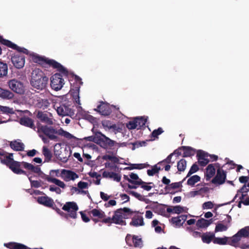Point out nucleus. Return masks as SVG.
<instances>
[{"label":"nucleus","instance_id":"obj_55","mask_svg":"<svg viewBox=\"0 0 249 249\" xmlns=\"http://www.w3.org/2000/svg\"><path fill=\"white\" fill-rule=\"evenodd\" d=\"M163 132L161 127H159L157 129H155L151 133L152 137L158 138V136Z\"/></svg>","mask_w":249,"mask_h":249},{"label":"nucleus","instance_id":"obj_8","mask_svg":"<svg viewBox=\"0 0 249 249\" xmlns=\"http://www.w3.org/2000/svg\"><path fill=\"white\" fill-rule=\"evenodd\" d=\"M62 210L68 212L67 214L71 218H77V212L78 210V206L73 201L67 202L62 207Z\"/></svg>","mask_w":249,"mask_h":249},{"label":"nucleus","instance_id":"obj_58","mask_svg":"<svg viewBox=\"0 0 249 249\" xmlns=\"http://www.w3.org/2000/svg\"><path fill=\"white\" fill-rule=\"evenodd\" d=\"M126 127L129 129H134L137 127V124H136L135 119L133 121H129L126 124Z\"/></svg>","mask_w":249,"mask_h":249},{"label":"nucleus","instance_id":"obj_19","mask_svg":"<svg viewBox=\"0 0 249 249\" xmlns=\"http://www.w3.org/2000/svg\"><path fill=\"white\" fill-rule=\"evenodd\" d=\"M102 177L104 178H113L114 180L116 181L117 182H120L121 179V175L113 172L105 171L103 173Z\"/></svg>","mask_w":249,"mask_h":249},{"label":"nucleus","instance_id":"obj_44","mask_svg":"<svg viewBox=\"0 0 249 249\" xmlns=\"http://www.w3.org/2000/svg\"><path fill=\"white\" fill-rule=\"evenodd\" d=\"M102 124L104 128H107L109 129H115L116 128V125L115 124H111L110 121L106 120L102 121Z\"/></svg>","mask_w":249,"mask_h":249},{"label":"nucleus","instance_id":"obj_30","mask_svg":"<svg viewBox=\"0 0 249 249\" xmlns=\"http://www.w3.org/2000/svg\"><path fill=\"white\" fill-rule=\"evenodd\" d=\"M14 96V94L10 91L0 88V97L6 99H11Z\"/></svg>","mask_w":249,"mask_h":249},{"label":"nucleus","instance_id":"obj_13","mask_svg":"<svg viewBox=\"0 0 249 249\" xmlns=\"http://www.w3.org/2000/svg\"><path fill=\"white\" fill-rule=\"evenodd\" d=\"M56 111L60 116H71L74 115L73 111L68 106L65 104H61L57 107Z\"/></svg>","mask_w":249,"mask_h":249},{"label":"nucleus","instance_id":"obj_46","mask_svg":"<svg viewBox=\"0 0 249 249\" xmlns=\"http://www.w3.org/2000/svg\"><path fill=\"white\" fill-rule=\"evenodd\" d=\"M160 170H161V169L160 167H158L157 165H155L153 166L152 169L147 170V174L149 176H152L154 174L159 173V171Z\"/></svg>","mask_w":249,"mask_h":249},{"label":"nucleus","instance_id":"obj_43","mask_svg":"<svg viewBox=\"0 0 249 249\" xmlns=\"http://www.w3.org/2000/svg\"><path fill=\"white\" fill-rule=\"evenodd\" d=\"M249 191V187H248L247 184H245L237 192V194L235 195L233 200L231 202H233L237 197V196L239 193H247Z\"/></svg>","mask_w":249,"mask_h":249},{"label":"nucleus","instance_id":"obj_2","mask_svg":"<svg viewBox=\"0 0 249 249\" xmlns=\"http://www.w3.org/2000/svg\"><path fill=\"white\" fill-rule=\"evenodd\" d=\"M137 211H133L130 208L124 207L116 210L114 212V215L112 217H107L102 220V222L107 224L109 226L112 223L119 224L121 225H125L126 222L124 219H128L131 218L134 213H138Z\"/></svg>","mask_w":249,"mask_h":249},{"label":"nucleus","instance_id":"obj_34","mask_svg":"<svg viewBox=\"0 0 249 249\" xmlns=\"http://www.w3.org/2000/svg\"><path fill=\"white\" fill-rule=\"evenodd\" d=\"M237 234L240 238H247L249 237V226H246L241 229H240L237 232Z\"/></svg>","mask_w":249,"mask_h":249},{"label":"nucleus","instance_id":"obj_64","mask_svg":"<svg viewBox=\"0 0 249 249\" xmlns=\"http://www.w3.org/2000/svg\"><path fill=\"white\" fill-rule=\"evenodd\" d=\"M49 190L51 192H55L57 194H60L61 192V190L59 188L53 185L50 186Z\"/></svg>","mask_w":249,"mask_h":249},{"label":"nucleus","instance_id":"obj_17","mask_svg":"<svg viewBox=\"0 0 249 249\" xmlns=\"http://www.w3.org/2000/svg\"><path fill=\"white\" fill-rule=\"evenodd\" d=\"M37 201L39 204L48 207H53L54 203L53 199L47 196L38 197Z\"/></svg>","mask_w":249,"mask_h":249},{"label":"nucleus","instance_id":"obj_62","mask_svg":"<svg viewBox=\"0 0 249 249\" xmlns=\"http://www.w3.org/2000/svg\"><path fill=\"white\" fill-rule=\"evenodd\" d=\"M153 184V182H144V183L141 184L140 185H141V188H142L144 190L149 191L151 189L152 186L148 185L147 184Z\"/></svg>","mask_w":249,"mask_h":249},{"label":"nucleus","instance_id":"obj_22","mask_svg":"<svg viewBox=\"0 0 249 249\" xmlns=\"http://www.w3.org/2000/svg\"><path fill=\"white\" fill-rule=\"evenodd\" d=\"M180 149L183 151V157H188L194 156L196 152V150L190 146H182Z\"/></svg>","mask_w":249,"mask_h":249},{"label":"nucleus","instance_id":"obj_29","mask_svg":"<svg viewBox=\"0 0 249 249\" xmlns=\"http://www.w3.org/2000/svg\"><path fill=\"white\" fill-rule=\"evenodd\" d=\"M241 239L237 234V233L231 237H229L228 245L234 247H238V242Z\"/></svg>","mask_w":249,"mask_h":249},{"label":"nucleus","instance_id":"obj_33","mask_svg":"<svg viewBox=\"0 0 249 249\" xmlns=\"http://www.w3.org/2000/svg\"><path fill=\"white\" fill-rule=\"evenodd\" d=\"M149 166V164L145 163L130 164V166L125 167L124 170H131L134 169H142Z\"/></svg>","mask_w":249,"mask_h":249},{"label":"nucleus","instance_id":"obj_53","mask_svg":"<svg viewBox=\"0 0 249 249\" xmlns=\"http://www.w3.org/2000/svg\"><path fill=\"white\" fill-rule=\"evenodd\" d=\"M71 195H73L74 192H77V194H82L84 195H86L89 194L88 191H84V190H80L78 189V188L72 186L71 188Z\"/></svg>","mask_w":249,"mask_h":249},{"label":"nucleus","instance_id":"obj_11","mask_svg":"<svg viewBox=\"0 0 249 249\" xmlns=\"http://www.w3.org/2000/svg\"><path fill=\"white\" fill-rule=\"evenodd\" d=\"M226 176V172L219 167L217 170L215 176L212 180V182L219 185L223 184L225 182Z\"/></svg>","mask_w":249,"mask_h":249},{"label":"nucleus","instance_id":"obj_51","mask_svg":"<svg viewBox=\"0 0 249 249\" xmlns=\"http://www.w3.org/2000/svg\"><path fill=\"white\" fill-rule=\"evenodd\" d=\"M130 179L133 180V181H141L142 183L140 184H134L135 185H140L141 184L144 183V182L143 181L141 178H139V176L137 174L131 173L129 175Z\"/></svg>","mask_w":249,"mask_h":249},{"label":"nucleus","instance_id":"obj_4","mask_svg":"<svg viewBox=\"0 0 249 249\" xmlns=\"http://www.w3.org/2000/svg\"><path fill=\"white\" fill-rule=\"evenodd\" d=\"M32 61L37 63L44 68L48 67L56 69L59 72H61L65 75H67L68 71L60 63L54 59H49L44 56H41L36 53H33L30 55Z\"/></svg>","mask_w":249,"mask_h":249},{"label":"nucleus","instance_id":"obj_1","mask_svg":"<svg viewBox=\"0 0 249 249\" xmlns=\"http://www.w3.org/2000/svg\"><path fill=\"white\" fill-rule=\"evenodd\" d=\"M0 43L18 52V53H15L11 57V61L16 68L18 69L22 68L25 65V56L21 53L28 54L29 51L24 48L18 46L9 40L4 39L1 36H0Z\"/></svg>","mask_w":249,"mask_h":249},{"label":"nucleus","instance_id":"obj_54","mask_svg":"<svg viewBox=\"0 0 249 249\" xmlns=\"http://www.w3.org/2000/svg\"><path fill=\"white\" fill-rule=\"evenodd\" d=\"M185 208V207H182L180 205L173 206V213L179 214L185 211L184 210Z\"/></svg>","mask_w":249,"mask_h":249},{"label":"nucleus","instance_id":"obj_27","mask_svg":"<svg viewBox=\"0 0 249 249\" xmlns=\"http://www.w3.org/2000/svg\"><path fill=\"white\" fill-rule=\"evenodd\" d=\"M147 117L145 116L138 117L135 118L136 124H137L138 129L145 127V123L147 121Z\"/></svg>","mask_w":249,"mask_h":249},{"label":"nucleus","instance_id":"obj_45","mask_svg":"<svg viewBox=\"0 0 249 249\" xmlns=\"http://www.w3.org/2000/svg\"><path fill=\"white\" fill-rule=\"evenodd\" d=\"M0 110L4 114H12L14 113V111L12 108H10L9 107L6 106H0Z\"/></svg>","mask_w":249,"mask_h":249},{"label":"nucleus","instance_id":"obj_16","mask_svg":"<svg viewBox=\"0 0 249 249\" xmlns=\"http://www.w3.org/2000/svg\"><path fill=\"white\" fill-rule=\"evenodd\" d=\"M4 246L9 249H43L42 248L31 249L24 244L14 242L4 244Z\"/></svg>","mask_w":249,"mask_h":249},{"label":"nucleus","instance_id":"obj_56","mask_svg":"<svg viewBox=\"0 0 249 249\" xmlns=\"http://www.w3.org/2000/svg\"><path fill=\"white\" fill-rule=\"evenodd\" d=\"M126 192L128 194L134 196V197H135L138 200H142V196L141 194H140L136 192L133 191H127L126 190Z\"/></svg>","mask_w":249,"mask_h":249},{"label":"nucleus","instance_id":"obj_41","mask_svg":"<svg viewBox=\"0 0 249 249\" xmlns=\"http://www.w3.org/2000/svg\"><path fill=\"white\" fill-rule=\"evenodd\" d=\"M102 159L105 160H111L114 163H118L119 162V158L109 155H105L102 157Z\"/></svg>","mask_w":249,"mask_h":249},{"label":"nucleus","instance_id":"obj_61","mask_svg":"<svg viewBox=\"0 0 249 249\" xmlns=\"http://www.w3.org/2000/svg\"><path fill=\"white\" fill-rule=\"evenodd\" d=\"M29 179L30 181L31 186L32 187L38 188L41 186L40 182L39 181L33 180L30 178H29Z\"/></svg>","mask_w":249,"mask_h":249},{"label":"nucleus","instance_id":"obj_31","mask_svg":"<svg viewBox=\"0 0 249 249\" xmlns=\"http://www.w3.org/2000/svg\"><path fill=\"white\" fill-rule=\"evenodd\" d=\"M73 77L74 79V81L76 82L75 86L73 85L72 86V84L71 83V86L72 87L71 88V90H75L76 91H78L80 89V86L83 84V82L82 81V79L78 76L76 75H73Z\"/></svg>","mask_w":249,"mask_h":249},{"label":"nucleus","instance_id":"obj_60","mask_svg":"<svg viewBox=\"0 0 249 249\" xmlns=\"http://www.w3.org/2000/svg\"><path fill=\"white\" fill-rule=\"evenodd\" d=\"M77 186L80 190H83L84 189L88 188V183L86 182L80 181L77 184Z\"/></svg>","mask_w":249,"mask_h":249},{"label":"nucleus","instance_id":"obj_49","mask_svg":"<svg viewBox=\"0 0 249 249\" xmlns=\"http://www.w3.org/2000/svg\"><path fill=\"white\" fill-rule=\"evenodd\" d=\"M49 180L51 181V182L54 183L56 185L58 186L59 187L63 189H64L66 187L65 184L63 181H61L58 179H57L56 178H53V179H50Z\"/></svg>","mask_w":249,"mask_h":249},{"label":"nucleus","instance_id":"obj_23","mask_svg":"<svg viewBox=\"0 0 249 249\" xmlns=\"http://www.w3.org/2000/svg\"><path fill=\"white\" fill-rule=\"evenodd\" d=\"M10 146L12 149L17 151H23L24 149V144L17 141L11 142Z\"/></svg>","mask_w":249,"mask_h":249},{"label":"nucleus","instance_id":"obj_57","mask_svg":"<svg viewBox=\"0 0 249 249\" xmlns=\"http://www.w3.org/2000/svg\"><path fill=\"white\" fill-rule=\"evenodd\" d=\"M20 167L22 166L26 169L30 171L32 170L33 165L31 163H29L25 161L20 162Z\"/></svg>","mask_w":249,"mask_h":249},{"label":"nucleus","instance_id":"obj_47","mask_svg":"<svg viewBox=\"0 0 249 249\" xmlns=\"http://www.w3.org/2000/svg\"><path fill=\"white\" fill-rule=\"evenodd\" d=\"M170 221L176 226L180 227L183 225V222L181 221L179 216L172 217L170 219Z\"/></svg>","mask_w":249,"mask_h":249},{"label":"nucleus","instance_id":"obj_10","mask_svg":"<svg viewBox=\"0 0 249 249\" xmlns=\"http://www.w3.org/2000/svg\"><path fill=\"white\" fill-rule=\"evenodd\" d=\"M8 84L9 88L15 92L20 94L24 93V87L21 82L14 79L9 80Z\"/></svg>","mask_w":249,"mask_h":249},{"label":"nucleus","instance_id":"obj_52","mask_svg":"<svg viewBox=\"0 0 249 249\" xmlns=\"http://www.w3.org/2000/svg\"><path fill=\"white\" fill-rule=\"evenodd\" d=\"M174 155V153H171L169 155H168L167 156V157L164 160H163L159 162L158 163V164H160V165H163L164 164V163H166L167 164H173L174 163V162H172L171 161V158L172 157V156H173Z\"/></svg>","mask_w":249,"mask_h":249},{"label":"nucleus","instance_id":"obj_20","mask_svg":"<svg viewBox=\"0 0 249 249\" xmlns=\"http://www.w3.org/2000/svg\"><path fill=\"white\" fill-rule=\"evenodd\" d=\"M36 116L37 118L42 122H44L50 125L53 124L52 120L48 117L47 114L44 113L42 111H38Z\"/></svg>","mask_w":249,"mask_h":249},{"label":"nucleus","instance_id":"obj_36","mask_svg":"<svg viewBox=\"0 0 249 249\" xmlns=\"http://www.w3.org/2000/svg\"><path fill=\"white\" fill-rule=\"evenodd\" d=\"M42 153L45 157L44 162H49L52 158V154L51 151L46 146H43Z\"/></svg>","mask_w":249,"mask_h":249},{"label":"nucleus","instance_id":"obj_18","mask_svg":"<svg viewBox=\"0 0 249 249\" xmlns=\"http://www.w3.org/2000/svg\"><path fill=\"white\" fill-rule=\"evenodd\" d=\"M19 123L21 125L25 126L28 127L32 129L35 128V126L33 120L29 117H21L19 119Z\"/></svg>","mask_w":249,"mask_h":249},{"label":"nucleus","instance_id":"obj_48","mask_svg":"<svg viewBox=\"0 0 249 249\" xmlns=\"http://www.w3.org/2000/svg\"><path fill=\"white\" fill-rule=\"evenodd\" d=\"M132 243V246L135 247H141V245H142V241L141 238H139L138 236H133Z\"/></svg>","mask_w":249,"mask_h":249},{"label":"nucleus","instance_id":"obj_39","mask_svg":"<svg viewBox=\"0 0 249 249\" xmlns=\"http://www.w3.org/2000/svg\"><path fill=\"white\" fill-rule=\"evenodd\" d=\"M200 180V177L198 175H194L188 178L187 184L191 186H193L196 183Z\"/></svg>","mask_w":249,"mask_h":249},{"label":"nucleus","instance_id":"obj_3","mask_svg":"<svg viewBox=\"0 0 249 249\" xmlns=\"http://www.w3.org/2000/svg\"><path fill=\"white\" fill-rule=\"evenodd\" d=\"M38 133H42L47 136L50 140L54 142L59 141V138L57 135H60L70 140L73 138V136L69 132L65 131L62 128L56 129L51 126L47 125H41L37 127Z\"/></svg>","mask_w":249,"mask_h":249},{"label":"nucleus","instance_id":"obj_24","mask_svg":"<svg viewBox=\"0 0 249 249\" xmlns=\"http://www.w3.org/2000/svg\"><path fill=\"white\" fill-rule=\"evenodd\" d=\"M89 213L94 217H97L102 220L104 218H107L105 217L106 214L105 212L100 209H93L91 210Z\"/></svg>","mask_w":249,"mask_h":249},{"label":"nucleus","instance_id":"obj_28","mask_svg":"<svg viewBox=\"0 0 249 249\" xmlns=\"http://www.w3.org/2000/svg\"><path fill=\"white\" fill-rule=\"evenodd\" d=\"M215 173V169L213 164H209L206 168V179L209 180Z\"/></svg>","mask_w":249,"mask_h":249},{"label":"nucleus","instance_id":"obj_25","mask_svg":"<svg viewBox=\"0 0 249 249\" xmlns=\"http://www.w3.org/2000/svg\"><path fill=\"white\" fill-rule=\"evenodd\" d=\"M50 102L47 99L38 98L36 100V105L38 107L43 108L44 109L47 108L50 106Z\"/></svg>","mask_w":249,"mask_h":249},{"label":"nucleus","instance_id":"obj_38","mask_svg":"<svg viewBox=\"0 0 249 249\" xmlns=\"http://www.w3.org/2000/svg\"><path fill=\"white\" fill-rule=\"evenodd\" d=\"M8 73L7 64L0 61V77L6 76Z\"/></svg>","mask_w":249,"mask_h":249},{"label":"nucleus","instance_id":"obj_59","mask_svg":"<svg viewBox=\"0 0 249 249\" xmlns=\"http://www.w3.org/2000/svg\"><path fill=\"white\" fill-rule=\"evenodd\" d=\"M146 142L145 141H137L133 143V147L132 150H134L136 147H139L141 146H145Z\"/></svg>","mask_w":249,"mask_h":249},{"label":"nucleus","instance_id":"obj_5","mask_svg":"<svg viewBox=\"0 0 249 249\" xmlns=\"http://www.w3.org/2000/svg\"><path fill=\"white\" fill-rule=\"evenodd\" d=\"M31 84L33 87L43 90L46 87L48 78L44 72L39 69H35L32 72Z\"/></svg>","mask_w":249,"mask_h":249},{"label":"nucleus","instance_id":"obj_32","mask_svg":"<svg viewBox=\"0 0 249 249\" xmlns=\"http://www.w3.org/2000/svg\"><path fill=\"white\" fill-rule=\"evenodd\" d=\"M214 238V234L211 232L205 233L201 236L202 241L207 244L210 243Z\"/></svg>","mask_w":249,"mask_h":249},{"label":"nucleus","instance_id":"obj_63","mask_svg":"<svg viewBox=\"0 0 249 249\" xmlns=\"http://www.w3.org/2000/svg\"><path fill=\"white\" fill-rule=\"evenodd\" d=\"M213 207V204L211 201H207L203 203V209H212Z\"/></svg>","mask_w":249,"mask_h":249},{"label":"nucleus","instance_id":"obj_6","mask_svg":"<svg viewBox=\"0 0 249 249\" xmlns=\"http://www.w3.org/2000/svg\"><path fill=\"white\" fill-rule=\"evenodd\" d=\"M7 154V152L3 150L0 149V161L1 163L6 165L15 174L27 175L26 172L20 168V162L15 160L14 159L7 158L6 156Z\"/></svg>","mask_w":249,"mask_h":249},{"label":"nucleus","instance_id":"obj_9","mask_svg":"<svg viewBox=\"0 0 249 249\" xmlns=\"http://www.w3.org/2000/svg\"><path fill=\"white\" fill-rule=\"evenodd\" d=\"M112 108L119 109L115 106H110L109 104L102 101L100 102V105L97 107V108L94 109V110L99 112L102 115L107 116L111 113Z\"/></svg>","mask_w":249,"mask_h":249},{"label":"nucleus","instance_id":"obj_14","mask_svg":"<svg viewBox=\"0 0 249 249\" xmlns=\"http://www.w3.org/2000/svg\"><path fill=\"white\" fill-rule=\"evenodd\" d=\"M61 175L62 178L65 181H69L71 180H74L78 178V175L76 173L69 170L62 169Z\"/></svg>","mask_w":249,"mask_h":249},{"label":"nucleus","instance_id":"obj_50","mask_svg":"<svg viewBox=\"0 0 249 249\" xmlns=\"http://www.w3.org/2000/svg\"><path fill=\"white\" fill-rule=\"evenodd\" d=\"M198 170L199 167L198 165L196 163L193 164V165L191 166L185 178L189 177L192 174L196 172Z\"/></svg>","mask_w":249,"mask_h":249},{"label":"nucleus","instance_id":"obj_26","mask_svg":"<svg viewBox=\"0 0 249 249\" xmlns=\"http://www.w3.org/2000/svg\"><path fill=\"white\" fill-rule=\"evenodd\" d=\"M144 224L143 218L142 216L138 215L134 217L132 219V221L130 223L131 226L138 227L139 226H143Z\"/></svg>","mask_w":249,"mask_h":249},{"label":"nucleus","instance_id":"obj_35","mask_svg":"<svg viewBox=\"0 0 249 249\" xmlns=\"http://www.w3.org/2000/svg\"><path fill=\"white\" fill-rule=\"evenodd\" d=\"M187 167V161L184 159H182L179 160L177 163L178 171L179 172H182L185 171Z\"/></svg>","mask_w":249,"mask_h":249},{"label":"nucleus","instance_id":"obj_40","mask_svg":"<svg viewBox=\"0 0 249 249\" xmlns=\"http://www.w3.org/2000/svg\"><path fill=\"white\" fill-rule=\"evenodd\" d=\"M185 178H184L181 181L174 182L169 184V185L165 187V189L170 190L171 189H176L181 187L182 183L185 179Z\"/></svg>","mask_w":249,"mask_h":249},{"label":"nucleus","instance_id":"obj_21","mask_svg":"<svg viewBox=\"0 0 249 249\" xmlns=\"http://www.w3.org/2000/svg\"><path fill=\"white\" fill-rule=\"evenodd\" d=\"M213 222V219L206 220L204 218H200L196 222V225L200 228H205L210 225Z\"/></svg>","mask_w":249,"mask_h":249},{"label":"nucleus","instance_id":"obj_42","mask_svg":"<svg viewBox=\"0 0 249 249\" xmlns=\"http://www.w3.org/2000/svg\"><path fill=\"white\" fill-rule=\"evenodd\" d=\"M228 226L222 224L221 222H218L215 226L214 231L215 232L226 231L228 229Z\"/></svg>","mask_w":249,"mask_h":249},{"label":"nucleus","instance_id":"obj_12","mask_svg":"<svg viewBox=\"0 0 249 249\" xmlns=\"http://www.w3.org/2000/svg\"><path fill=\"white\" fill-rule=\"evenodd\" d=\"M101 146L105 149H111L117 142L110 139L104 134H101V138L100 139Z\"/></svg>","mask_w":249,"mask_h":249},{"label":"nucleus","instance_id":"obj_37","mask_svg":"<svg viewBox=\"0 0 249 249\" xmlns=\"http://www.w3.org/2000/svg\"><path fill=\"white\" fill-rule=\"evenodd\" d=\"M228 239L229 237L225 236L224 237H215L213 240V243L214 244L224 245L228 244Z\"/></svg>","mask_w":249,"mask_h":249},{"label":"nucleus","instance_id":"obj_15","mask_svg":"<svg viewBox=\"0 0 249 249\" xmlns=\"http://www.w3.org/2000/svg\"><path fill=\"white\" fill-rule=\"evenodd\" d=\"M196 156L197 158L198 163L202 166H206L210 161V160L208 159L209 154L203 150H198L197 151Z\"/></svg>","mask_w":249,"mask_h":249},{"label":"nucleus","instance_id":"obj_7","mask_svg":"<svg viewBox=\"0 0 249 249\" xmlns=\"http://www.w3.org/2000/svg\"><path fill=\"white\" fill-rule=\"evenodd\" d=\"M60 73H56L53 75L51 78V87L52 89L55 91H58L60 90L63 85L65 84L64 80L62 78V76L61 74H64L61 72H59ZM69 73L66 76H68ZM64 76H65L64 75Z\"/></svg>","mask_w":249,"mask_h":249}]
</instances>
